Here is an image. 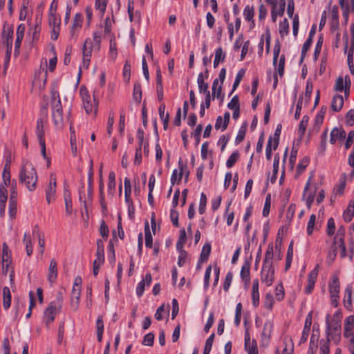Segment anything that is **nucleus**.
I'll return each mask as SVG.
<instances>
[{
  "label": "nucleus",
  "instance_id": "1",
  "mask_svg": "<svg viewBox=\"0 0 354 354\" xmlns=\"http://www.w3.org/2000/svg\"><path fill=\"white\" fill-rule=\"evenodd\" d=\"M21 183L24 184L30 192H33L37 188V174L33 165L28 161H23L19 174Z\"/></svg>",
  "mask_w": 354,
  "mask_h": 354
},
{
  "label": "nucleus",
  "instance_id": "2",
  "mask_svg": "<svg viewBox=\"0 0 354 354\" xmlns=\"http://www.w3.org/2000/svg\"><path fill=\"white\" fill-rule=\"evenodd\" d=\"M49 102L53 123L57 129H61L64 127L63 109L59 93L56 87H53L50 91Z\"/></svg>",
  "mask_w": 354,
  "mask_h": 354
},
{
  "label": "nucleus",
  "instance_id": "3",
  "mask_svg": "<svg viewBox=\"0 0 354 354\" xmlns=\"http://www.w3.org/2000/svg\"><path fill=\"white\" fill-rule=\"evenodd\" d=\"M273 246L269 245L265 254V258L261 272V280L267 286H270L274 279V270L272 267Z\"/></svg>",
  "mask_w": 354,
  "mask_h": 354
},
{
  "label": "nucleus",
  "instance_id": "4",
  "mask_svg": "<svg viewBox=\"0 0 354 354\" xmlns=\"http://www.w3.org/2000/svg\"><path fill=\"white\" fill-rule=\"evenodd\" d=\"M80 95L82 100L83 106L86 113H94L95 114L97 111L98 101L95 91L93 92V98L91 97L86 88H80Z\"/></svg>",
  "mask_w": 354,
  "mask_h": 354
},
{
  "label": "nucleus",
  "instance_id": "5",
  "mask_svg": "<svg viewBox=\"0 0 354 354\" xmlns=\"http://www.w3.org/2000/svg\"><path fill=\"white\" fill-rule=\"evenodd\" d=\"M62 308V301L59 299L57 301H51L48 307L45 309L43 315V322L46 326L50 324L55 319L56 315L59 313Z\"/></svg>",
  "mask_w": 354,
  "mask_h": 354
},
{
  "label": "nucleus",
  "instance_id": "6",
  "mask_svg": "<svg viewBox=\"0 0 354 354\" xmlns=\"http://www.w3.org/2000/svg\"><path fill=\"white\" fill-rule=\"evenodd\" d=\"M345 228L342 225H338L337 227V233L334 239V245H337L340 250V257L344 258L346 256V250L344 243V236Z\"/></svg>",
  "mask_w": 354,
  "mask_h": 354
},
{
  "label": "nucleus",
  "instance_id": "7",
  "mask_svg": "<svg viewBox=\"0 0 354 354\" xmlns=\"http://www.w3.org/2000/svg\"><path fill=\"white\" fill-rule=\"evenodd\" d=\"M273 328V322L269 319L266 320L263 324V329L261 333V342L263 346H268L270 343Z\"/></svg>",
  "mask_w": 354,
  "mask_h": 354
},
{
  "label": "nucleus",
  "instance_id": "8",
  "mask_svg": "<svg viewBox=\"0 0 354 354\" xmlns=\"http://www.w3.org/2000/svg\"><path fill=\"white\" fill-rule=\"evenodd\" d=\"M294 343L291 338L285 337L275 349L274 354H293Z\"/></svg>",
  "mask_w": 354,
  "mask_h": 354
},
{
  "label": "nucleus",
  "instance_id": "9",
  "mask_svg": "<svg viewBox=\"0 0 354 354\" xmlns=\"http://www.w3.org/2000/svg\"><path fill=\"white\" fill-rule=\"evenodd\" d=\"M157 228V223H145V245L147 248L153 246V234H156Z\"/></svg>",
  "mask_w": 354,
  "mask_h": 354
},
{
  "label": "nucleus",
  "instance_id": "10",
  "mask_svg": "<svg viewBox=\"0 0 354 354\" xmlns=\"http://www.w3.org/2000/svg\"><path fill=\"white\" fill-rule=\"evenodd\" d=\"M12 263L11 252L6 243H3L1 254V264L3 272L6 274L9 271V266Z\"/></svg>",
  "mask_w": 354,
  "mask_h": 354
},
{
  "label": "nucleus",
  "instance_id": "11",
  "mask_svg": "<svg viewBox=\"0 0 354 354\" xmlns=\"http://www.w3.org/2000/svg\"><path fill=\"white\" fill-rule=\"evenodd\" d=\"M329 291L333 304L335 306H337V301L339 294V281L337 277H333L329 283Z\"/></svg>",
  "mask_w": 354,
  "mask_h": 354
},
{
  "label": "nucleus",
  "instance_id": "12",
  "mask_svg": "<svg viewBox=\"0 0 354 354\" xmlns=\"http://www.w3.org/2000/svg\"><path fill=\"white\" fill-rule=\"evenodd\" d=\"M83 19H84V17H83V15L82 13L78 12V13L75 14L74 19H73V24H72V26H71V30H70L71 37L72 38H74V39L77 38L79 31H80V29L81 28V27L82 26Z\"/></svg>",
  "mask_w": 354,
  "mask_h": 354
},
{
  "label": "nucleus",
  "instance_id": "13",
  "mask_svg": "<svg viewBox=\"0 0 354 354\" xmlns=\"http://www.w3.org/2000/svg\"><path fill=\"white\" fill-rule=\"evenodd\" d=\"M245 350L248 354H259L257 342L251 339L248 330L245 333Z\"/></svg>",
  "mask_w": 354,
  "mask_h": 354
},
{
  "label": "nucleus",
  "instance_id": "14",
  "mask_svg": "<svg viewBox=\"0 0 354 354\" xmlns=\"http://www.w3.org/2000/svg\"><path fill=\"white\" fill-rule=\"evenodd\" d=\"M152 281V277L150 273L146 274L145 277L140 281L136 287V295L138 297L143 295L145 287H149Z\"/></svg>",
  "mask_w": 354,
  "mask_h": 354
},
{
  "label": "nucleus",
  "instance_id": "15",
  "mask_svg": "<svg viewBox=\"0 0 354 354\" xmlns=\"http://www.w3.org/2000/svg\"><path fill=\"white\" fill-rule=\"evenodd\" d=\"M346 136V131L342 128L335 127L330 133V143L334 145L337 140L342 141Z\"/></svg>",
  "mask_w": 354,
  "mask_h": 354
},
{
  "label": "nucleus",
  "instance_id": "16",
  "mask_svg": "<svg viewBox=\"0 0 354 354\" xmlns=\"http://www.w3.org/2000/svg\"><path fill=\"white\" fill-rule=\"evenodd\" d=\"M280 53V47L279 44H276L274 47L273 52V65L277 71V73L279 74L280 77H282L284 74V66L283 64H277V59L279 56Z\"/></svg>",
  "mask_w": 354,
  "mask_h": 354
},
{
  "label": "nucleus",
  "instance_id": "17",
  "mask_svg": "<svg viewBox=\"0 0 354 354\" xmlns=\"http://www.w3.org/2000/svg\"><path fill=\"white\" fill-rule=\"evenodd\" d=\"M185 167H186V165H184L182 158H180L178 160V168L180 169L179 173L178 174L177 169H174L171 174L170 180H171V183L172 185H174L176 183V184L180 183L181 179L183 177V170Z\"/></svg>",
  "mask_w": 354,
  "mask_h": 354
},
{
  "label": "nucleus",
  "instance_id": "18",
  "mask_svg": "<svg viewBox=\"0 0 354 354\" xmlns=\"http://www.w3.org/2000/svg\"><path fill=\"white\" fill-rule=\"evenodd\" d=\"M57 277V263L55 259H53L50 261L49 267L48 269V281L50 283H53Z\"/></svg>",
  "mask_w": 354,
  "mask_h": 354
},
{
  "label": "nucleus",
  "instance_id": "19",
  "mask_svg": "<svg viewBox=\"0 0 354 354\" xmlns=\"http://www.w3.org/2000/svg\"><path fill=\"white\" fill-rule=\"evenodd\" d=\"M99 190H100V204L101 207L102 214L103 215H106L108 214V209L106 206V203L105 202V195L104 192V183L102 178V175L100 174V180L99 184Z\"/></svg>",
  "mask_w": 354,
  "mask_h": 354
},
{
  "label": "nucleus",
  "instance_id": "20",
  "mask_svg": "<svg viewBox=\"0 0 354 354\" xmlns=\"http://www.w3.org/2000/svg\"><path fill=\"white\" fill-rule=\"evenodd\" d=\"M343 336L354 333V316L346 317L344 320Z\"/></svg>",
  "mask_w": 354,
  "mask_h": 354
},
{
  "label": "nucleus",
  "instance_id": "21",
  "mask_svg": "<svg viewBox=\"0 0 354 354\" xmlns=\"http://www.w3.org/2000/svg\"><path fill=\"white\" fill-rule=\"evenodd\" d=\"M252 301L253 306L255 308L259 305V290L258 279H254L253 281L252 290Z\"/></svg>",
  "mask_w": 354,
  "mask_h": 354
},
{
  "label": "nucleus",
  "instance_id": "22",
  "mask_svg": "<svg viewBox=\"0 0 354 354\" xmlns=\"http://www.w3.org/2000/svg\"><path fill=\"white\" fill-rule=\"evenodd\" d=\"M318 271L316 268L313 269L308 277V286L306 288V292L310 293L314 288L315 283L317 279Z\"/></svg>",
  "mask_w": 354,
  "mask_h": 354
},
{
  "label": "nucleus",
  "instance_id": "23",
  "mask_svg": "<svg viewBox=\"0 0 354 354\" xmlns=\"http://www.w3.org/2000/svg\"><path fill=\"white\" fill-rule=\"evenodd\" d=\"M80 296L81 288L73 287L71 303L75 310H77L79 307Z\"/></svg>",
  "mask_w": 354,
  "mask_h": 354
},
{
  "label": "nucleus",
  "instance_id": "24",
  "mask_svg": "<svg viewBox=\"0 0 354 354\" xmlns=\"http://www.w3.org/2000/svg\"><path fill=\"white\" fill-rule=\"evenodd\" d=\"M279 145L278 138L272 140L271 137L269 138L266 148V156L267 160H270L272 157V145L274 150H276Z\"/></svg>",
  "mask_w": 354,
  "mask_h": 354
},
{
  "label": "nucleus",
  "instance_id": "25",
  "mask_svg": "<svg viewBox=\"0 0 354 354\" xmlns=\"http://www.w3.org/2000/svg\"><path fill=\"white\" fill-rule=\"evenodd\" d=\"M240 275L242 281L244 282L245 288H248L250 281V266L248 263L242 266Z\"/></svg>",
  "mask_w": 354,
  "mask_h": 354
},
{
  "label": "nucleus",
  "instance_id": "26",
  "mask_svg": "<svg viewBox=\"0 0 354 354\" xmlns=\"http://www.w3.org/2000/svg\"><path fill=\"white\" fill-rule=\"evenodd\" d=\"M158 113L160 118L163 122V128L166 130L168 127L169 120V113H165V104L162 103L158 108Z\"/></svg>",
  "mask_w": 354,
  "mask_h": 354
},
{
  "label": "nucleus",
  "instance_id": "27",
  "mask_svg": "<svg viewBox=\"0 0 354 354\" xmlns=\"http://www.w3.org/2000/svg\"><path fill=\"white\" fill-rule=\"evenodd\" d=\"M311 178H308L303 192V197L306 198V204L310 206L313 202L315 198V192H309L310 180Z\"/></svg>",
  "mask_w": 354,
  "mask_h": 354
},
{
  "label": "nucleus",
  "instance_id": "28",
  "mask_svg": "<svg viewBox=\"0 0 354 354\" xmlns=\"http://www.w3.org/2000/svg\"><path fill=\"white\" fill-rule=\"evenodd\" d=\"M8 200L7 189L4 186H0V214L5 212L6 204Z\"/></svg>",
  "mask_w": 354,
  "mask_h": 354
},
{
  "label": "nucleus",
  "instance_id": "29",
  "mask_svg": "<svg viewBox=\"0 0 354 354\" xmlns=\"http://www.w3.org/2000/svg\"><path fill=\"white\" fill-rule=\"evenodd\" d=\"M344 104V99L342 95H336L333 97L331 102V109L335 111L338 112L339 111Z\"/></svg>",
  "mask_w": 354,
  "mask_h": 354
},
{
  "label": "nucleus",
  "instance_id": "30",
  "mask_svg": "<svg viewBox=\"0 0 354 354\" xmlns=\"http://www.w3.org/2000/svg\"><path fill=\"white\" fill-rule=\"evenodd\" d=\"M97 258L95 260H97L100 264H102L104 261V241L102 240L97 241V252H96Z\"/></svg>",
  "mask_w": 354,
  "mask_h": 354
},
{
  "label": "nucleus",
  "instance_id": "31",
  "mask_svg": "<svg viewBox=\"0 0 354 354\" xmlns=\"http://www.w3.org/2000/svg\"><path fill=\"white\" fill-rule=\"evenodd\" d=\"M3 305L6 310H8L11 305V292L8 287L3 288Z\"/></svg>",
  "mask_w": 354,
  "mask_h": 354
},
{
  "label": "nucleus",
  "instance_id": "32",
  "mask_svg": "<svg viewBox=\"0 0 354 354\" xmlns=\"http://www.w3.org/2000/svg\"><path fill=\"white\" fill-rule=\"evenodd\" d=\"M36 135L39 142H45L44 123L41 119L37 120Z\"/></svg>",
  "mask_w": 354,
  "mask_h": 354
},
{
  "label": "nucleus",
  "instance_id": "33",
  "mask_svg": "<svg viewBox=\"0 0 354 354\" xmlns=\"http://www.w3.org/2000/svg\"><path fill=\"white\" fill-rule=\"evenodd\" d=\"M279 155L278 153L275 154L273 162V173L272 176L270 178V181L271 183H274L277 180V174L279 171Z\"/></svg>",
  "mask_w": 354,
  "mask_h": 354
},
{
  "label": "nucleus",
  "instance_id": "34",
  "mask_svg": "<svg viewBox=\"0 0 354 354\" xmlns=\"http://www.w3.org/2000/svg\"><path fill=\"white\" fill-rule=\"evenodd\" d=\"M226 55L221 47H218L215 50V57L214 60V67L216 68L220 62H223L225 59Z\"/></svg>",
  "mask_w": 354,
  "mask_h": 354
},
{
  "label": "nucleus",
  "instance_id": "35",
  "mask_svg": "<svg viewBox=\"0 0 354 354\" xmlns=\"http://www.w3.org/2000/svg\"><path fill=\"white\" fill-rule=\"evenodd\" d=\"M345 221H351L354 217V198L350 201L347 209L344 212Z\"/></svg>",
  "mask_w": 354,
  "mask_h": 354
},
{
  "label": "nucleus",
  "instance_id": "36",
  "mask_svg": "<svg viewBox=\"0 0 354 354\" xmlns=\"http://www.w3.org/2000/svg\"><path fill=\"white\" fill-rule=\"evenodd\" d=\"M197 84H198V86L199 92L201 93L209 91V90H208V84L205 83V82H204V75H203V73H200L198 74V78H197Z\"/></svg>",
  "mask_w": 354,
  "mask_h": 354
},
{
  "label": "nucleus",
  "instance_id": "37",
  "mask_svg": "<svg viewBox=\"0 0 354 354\" xmlns=\"http://www.w3.org/2000/svg\"><path fill=\"white\" fill-rule=\"evenodd\" d=\"M142 88L141 84L139 82H136L134 84L133 97L136 102H140L142 100Z\"/></svg>",
  "mask_w": 354,
  "mask_h": 354
},
{
  "label": "nucleus",
  "instance_id": "38",
  "mask_svg": "<svg viewBox=\"0 0 354 354\" xmlns=\"http://www.w3.org/2000/svg\"><path fill=\"white\" fill-rule=\"evenodd\" d=\"M245 69H241L238 71V73L236 75V77H235V80L233 83L232 89L230 94H232L239 86L241 80L243 79V77L245 75Z\"/></svg>",
  "mask_w": 354,
  "mask_h": 354
},
{
  "label": "nucleus",
  "instance_id": "39",
  "mask_svg": "<svg viewBox=\"0 0 354 354\" xmlns=\"http://www.w3.org/2000/svg\"><path fill=\"white\" fill-rule=\"evenodd\" d=\"M187 241V234L185 229H182L180 231V235L178 241L176 243V248L178 250H181L183 248L185 243Z\"/></svg>",
  "mask_w": 354,
  "mask_h": 354
},
{
  "label": "nucleus",
  "instance_id": "40",
  "mask_svg": "<svg viewBox=\"0 0 354 354\" xmlns=\"http://www.w3.org/2000/svg\"><path fill=\"white\" fill-rule=\"evenodd\" d=\"M351 296H352V290L350 288H348L345 290V294L344 297V304L345 308L348 310H351L352 303H351Z\"/></svg>",
  "mask_w": 354,
  "mask_h": 354
},
{
  "label": "nucleus",
  "instance_id": "41",
  "mask_svg": "<svg viewBox=\"0 0 354 354\" xmlns=\"http://www.w3.org/2000/svg\"><path fill=\"white\" fill-rule=\"evenodd\" d=\"M3 179L6 186L10 184V161H8V162L5 164L3 172Z\"/></svg>",
  "mask_w": 354,
  "mask_h": 354
},
{
  "label": "nucleus",
  "instance_id": "42",
  "mask_svg": "<svg viewBox=\"0 0 354 354\" xmlns=\"http://www.w3.org/2000/svg\"><path fill=\"white\" fill-rule=\"evenodd\" d=\"M211 252V245L209 243H205L201 250V261H206Z\"/></svg>",
  "mask_w": 354,
  "mask_h": 354
},
{
  "label": "nucleus",
  "instance_id": "43",
  "mask_svg": "<svg viewBox=\"0 0 354 354\" xmlns=\"http://www.w3.org/2000/svg\"><path fill=\"white\" fill-rule=\"evenodd\" d=\"M339 16L337 8H333L331 12V28L335 30L339 26Z\"/></svg>",
  "mask_w": 354,
  "mask_h": 354
},
{
  "label": "nucleus",
  "instance_id": "44",
  "mask_svg": "<svg viewBox=\"0 0 354 354\" xmlns=\"http://www.w3.org/2000/svg\"><path fill=\"white\" fill-rule=\"evenodd\" d=\"M125 203L127 206L128 218L129 220L135 219V208L133 206V202L132 198H129V201H125Z\"/></svg>",
  "mask_w": 354,
  "mask_h": 354
},
{
  "label": "nucleus",
  "instance_id": "45",
  "mask_svg": "<svg viewBox=\"0 0 354 354\" xmlns=\"http://www.w3.org/2000/svg\"><path fill=\"white\" fill-rule=\"evenodd\" d=\"M254 15V7L249 5L245 6L243 10V16L246 21H250L252 20Z\"/></svg>",
  "mask_w": 354,
  "mask_h": 354
},
{
  "label": "nucleus",
  "instance_id": "46",
  "mask_svg": "<svg viewBox=\"0 0 354 354\" xmlns=\"http://www.w3.org/2000/svg\"><path fill=\"white\" fill-rule=\"evenodd\" d=\"M124 201H129V198H131V181L128 178H125L124 180Z\"/></svg>",
  "mask_w": 354,
  "mask_h": 354
},
{
  "label": "nucleus",
  "instance_id": "47",
  "mask_svg": "<svg viewBox=\"0 0 354 354\" xmlns=\"http://www.w3.org/2000/svg\"><path fill=\"white\" fill-rule=\"evenodd\" d=\"M313 43V39L311 38H307L304 44H303L302 49H301V59L300 62H302L306 55V53L309 48H310Z\"/></svg>",
  "mask_w": 354,
  "mask_h": 354
},
{
  "label": "nucleus",
  "instance_id": "48",
  "mask_svg": "<svg viewBox=\"0 0 354 354\" xmlns=\"http://www.w3.org/2000/svg\"><path fill=\"white\" fill-rule=\"evenodd\" d=\"M308 117L307 115H304L303 116L302 120L299 123L298 132L300 137H302L305 133L306 129L308 127Z\"/></svg>",
  "mask_w": 354,
  "mask_h": 354
},
{
  "label": "nucleus",
  "instance_id": "49",
  "mask_svg": "<svg viewBox=\"0 0 354 354\" xmlns=\"http://www.w3.org/2000/svg\"><path fill=\"white\" fill-rule=\"evenodd\" d=\"M28 1L23 0L19 12V20L24 21L28 14Z\"/></svg>",
  "mask_w": 354,
  "mask_h": 354
},
{
  "label": "nucleus",
  "instance_id": "50",
  "mask_svg": "<svg viewBox=\"0 0 354 354\" xmlns=\"http://www.w3.org/2000/svg\"><path fill=\"white\" fill-rule=\"evenodd\" d=\"M207 196L205 193L202 192L200 196L198 212L200 214L205 213V207L207 205Z\"/></svg>",
  "mask_w": 354,
  "mask_h": 354
},
{
  "label": "nucleus",
  "instance_id": "51",
  "mask_svg": "<svg viewBox=\"0 0 354 354\" xmlns=\"http://www.w3.org/2000/svg\"><path fill=\"white\" fill-rule=\"evenodd\" d=\"M344 337L346 339L348 348L351 354H354V333L346 335Z\"/></svg>",
  "mask_w": 354,
  "mask_h": 354
},
{
  "label": "nucleus",
  "instance_id": "52",
  "mask_svg": "<svg viewBox=\"0 0 354 354\" xmlns=\"http://www.w3.org/2000/svg\"><path fill=\"white\" fill-rule=\"evenodd\" d=\"M56 193V187H53L48 186L46 189V201L49 204L53 200H55Z\"/></svg>",
  "mask_w": 354,
  "mask_h": 354
},
{
  "label": "nucleus",
  "instance_id": "53",
  "mask_svg": "<svg viewBox=\"0 0 354 354\" xmlns=\"http://www.w3.org/2000/svg\"><path fill=\"white\" fill-rule=\"evenodd\" d=\"M313 85L310 80H308L306 82V90H305V100L306 102H308L313 93Z\"/></svg>",
  "mask_w": 354,
  "mask_h": 354
},
{
  "label": "nucleus",
  "instance_id": "54",
  "mask_svg": "<svg viewBox=\"0 0 354 354\" xmlns=\"http://www.w3.org/2000/svg\"><path fill=\"white\" fill-rule=\"evenodd\" d=\"M239 153L238 151H236L233 152L230 156V157L228 158V159L226 161V167L227 168L232 167L234 165L235 162L239 159Z\"/></svg>",
  "mask_w": 354,
  "mask_h": 354
},
{
  "label": "nucleus",
  "instance_id": "55",
  "mask_svg": "<svg viewBox=\"0 0 354 354\" xmlns=\"http://www.w3.org/2000/svg\"><path fill=\"white\" fill-rule=\"evenodd\" d=\"M309 163V158L305 156L299 163L297 167V174L300 175L306 169Z\"/></svg>",
  "mask_w": 354,
  "mask_h": 354
},
{
  "label": "nucleus",
  "instance_id": "56",
  "mask_svg": "<svg viewBox=\"0 0 354 354\" xmlns=\"http://www.w3.org/2000/svg\"><path fill=\"white\" fill-rule=\"evenodd\" d=\"M214 339V333H212L207 339L203 354H209L211 351L213 342Z\"/></svg>",
  "mask_w": 354,
  "mask_h": 354
},
{
  "label": "nucleus",
  "instance_id": "57",
  "mask_svg": "<svg viewBox=\"0 0 354 354\" xmlns=\"http://www.w3.org/2000/svg\"><path fill=\"white\" fill-rule=\"evenodd\" d=\"M24 241L26 245V254L28 256H30L33 252V247L30 239L26 234H24Z\"/></svg>",
  "mask_w": 354,
  "mask_h": 354
},
{
  "label": "nucleus",
  "instance_id": "58",
  "mask_svg": "<svg viewBox=\"0 0 354 354\" xmlns=\"http://www.w3.org/2000/svg\"><path fill=\"white\" fill-rule=\"evenodd\" d=\"M17 214V201L9 200V215L10 219H14Z\"/></svg>",
  "mask_w": 354,
  "mask_h": 354
},
{
  "label": "nucleus",
  "instance_id": "59",
  "mask_svg": "<svg viewBox=\"0 0 354 354\" xmlns=\"http://www.w3.org/2000/svg\"><path fill=\"white\" fill-rule=\"evenodd\" d=\"M289 31V24L286 19L279 24V33L281 36L288 35Z\"/></svg>",
  "mask_w": 354,
  "mask_h": 354
},
{
  "label": "nucleus",
  "instance_id": "60",
  "mask_svg": "<svg viewBox=\"0 0 354 354\" xmlns=\"http://www.w3.org/2000/svg\"><path fill=\"white\" fill-rule=\"evenodd\" d=\"M284 289L282 284H278L275 288V298L277 301H281L284 298Z\"/></svg>",
  "mask_w": 354,
  "mask_h": 354
},
{
  "label": "nucleus",
  "instance_id": "61",
  "mask_svg": "<svg viewBox=\"0 0 354 354\" xmlns=\"http://www.w3.org/2000/svg\"><path fill=\"white\" fill-rule=\"evenodd\" d=\"M212 266H208L205 270V276H204V289L206 290L209 288V279L212 273Z\"/></svg>",
  "mask_w": 354,
  "mask_h": 354
},
{
  "label": "nucleus",
  "instance_id": "62",
  "mask_svg": "<svg viewBox=\"0 0 354 354\" xmlns=\"http://www.w3.org/2000/svg\"><path fill=\"white\" fill-rule=\"evenodd\" d=\"M274 303V299L271 293H267L265 301H264V306L268 310H271Z\"/></svg>",
  "mask_w": 354,
  "mask_h": 354
},
{
  "label": "nucleus",
  "instance_id": "63",
  "mask_svg": "<svg viewBox=\"0 0 354 354\" xmlns=\"http://www.w3.org/2000/svg\"><path fill=\"white\" fill-rule=\"evenodd\" d=\"M64 199H65V207L66 212L67 214H71L73 210L72 207V200L70 196V194L64 193Z\"/></svg>",
  "mask_w": 354,
  "mask_h": 354
},
{
  "label": "nucleus",
  "instance_id": "64",
  "mask_svg": "<svg viewBox=\"0 0 354 354\" xmlns=\"http://www.w3.org/2000/svg\"><path fill=\"white\" fill-rule=\"evenodd\" d=\"M287 230H288V227L286 225H283L281 228H279V230L278 231L277 237L276 239V248H277L278 244L279 245L281 244V243L282 241L283 236H284V234H286Z\"/></svg>",
  "mask_w": 354,
  "mask_h": 354
}]
</instances>
